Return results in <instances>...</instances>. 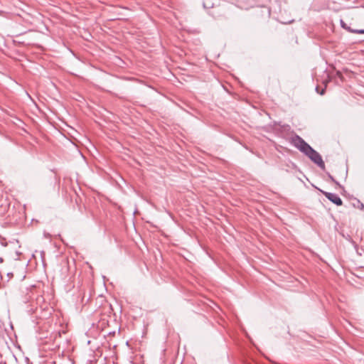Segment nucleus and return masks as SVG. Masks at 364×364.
Instances as JSON below:
<instances>
[{
	"mask_svg": "<svg viewBox=\"0 0 364 364\" xmlns=\"http://www.w3.org/2000/svg\"><path fill=\"white\" fill-rule=\"evenodd\" d=\"M291 144L308 156L319 168L323 170L325 168V164L320 154L314 150L301 136L297 134L292 136L291 139Z\"/></svg>",
	"mask_w": 364,
	"mask_h": 364,
	"instance_id": "obj_1",
	"label": "nucleus"
},
{
	"mask_svg": "<svg viewBox=\"0 0 364 364\" xmlns=\"http://www.w3.org/2000/svg\"><path fill=\"white\" fill-rule=\"evenodd\" d=\"M321 191L325 196V197L328 198L330 201H331L333 203L337 205H342V200L337 194L323 191Z\"/></svg>",
	"mask_w": 364,
	"mask_h": 364,
	"instance_id": "obj_2",
	"label": "nucleus"
},
{
	"mask_svg": "<svg viewBox=\"0 0 364 364\" xmlns=\"http://www.w3.org/2000/svg\"><path fill=\"white\" fill-rule=\"evenodd\" d=\"M348 31L353 33L364 34V29H351L348 28Z\"/></svg>",
	"mask_w": 364,
	"mask_h": 364,
	"instance_id": "obj_3",
	"label": "nucleus"
},
{
	"mask_svg": "<svg viewBox=\"0 0 364 364\" xmlns=\"http://www.w3.org/2000/svg\"><path fill=\"white\" fill-rule=\"evenodd\" d=\"M341 26H342L343 28H346V29H347L348 31V28H350L349 27H346V24H345V23L343 22V20H341Z\"/></svg>",
	"mask_w": 364,
	"mask_h": 364,
	"instance_id": "obj_4",
	"label": "nucleus"
},
{
	"mask_svg": "<svg viewBox=\"0 0 364 364\" xmlns=\"http://www.w3.org/2000/svg\"><path fill=\"white\" fill-rule=\"evenodd\" d=\"M325 92V88L322 89L321 91L319 92L321 95H323Z\"/></svg>",
	"mask_w": 364,
	"mask_h": 364,
	"instance_id": "obj_5",
	"label": "nucleus"
},
{
	"mask_svg": "<svg viewBox=\"0 0 364 364\" xmlns=\"http://www.w3.org/2000/svg\"><path fill=\"white\" fill-rule=\"evenodd\" d=\"M8 276L9 277H13V274L12 273H8Z\"/></svg>",
	"mask_w": 364,
	"mask_h": 364,
	"instance_id": "obj_6",
	"label": "nucleus"
},
{
	"mask_svg": "<svg viewBox=\"0 0 364 364\" xmlns=\"http://www.w3.org/2000/svg\"><path fill=\"white\" fill-rule=\"evenodd\" d=\"M316 92H319V91H318V87H316Z\"/></svg>",
	"mask_w": 364,
	"mask_h": 364,
	"instance_id": "obj_7",
	"label": "nucleus"
},
{
	"mask_svg": "<svg viewBox=\"0 0 364 364\" xmlns=\"http://www.w3.org/2000/svg\"><path fill=\"white\" fill-rule=\"evenodd\" d=\"M0 262H3V259L1 257H0Z\"/></svg>",
	"mask_w": 364,
	"mask_h": 364,
	"instance_id": "obj_8",
	"label": "nucleus"
}]
</instances>
